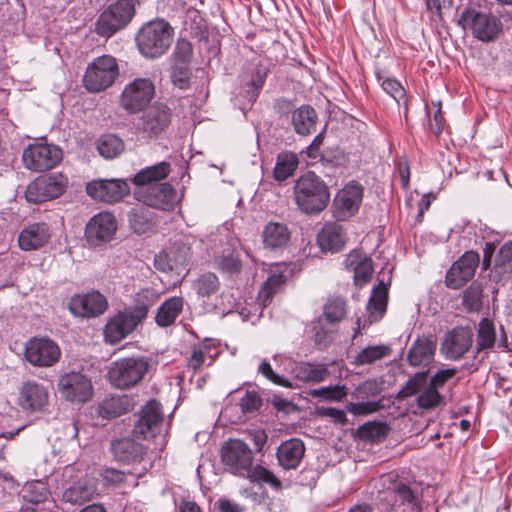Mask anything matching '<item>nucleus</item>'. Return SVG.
Here are the masks:
<instances>
[{
	"instance_id": "nucleus-1",
	"label": "nucleus",
	"mask_w": 512,
	"mask_h": 512,
	"mask_svg": "<svg viewBox=\"0 0 512 512\" xmlns=\"http://www.w3.org/2000/svg\"><path fill=\"white\" fill-rule=\"evenodd\" d=\"M155 367L156 362L150 356L136 355L122 358L110 364L107 380L114 388L128 390L142 382Z\"/></svg>"
},
{
	"instance_id": "nucleus-2",
	"label": "nucleus",
	"mask_w": 512,
	"mask_h": 512,
	"mask_svg": "<svg viewBox=\"0 0 512 512\" xmlns=\"http://www.w3.org/2000/svg\"><path fill=\"white\" fill-rule=\"evenodd\" d=\"M294 199L306 214L318 213L326 208L330 193L324 181L314 172L300 176L294 185Z\"/></svg>"
},
{
	"instance_id": "nucleus-3",
	"label": "nucleus",
	"mask_w": 512,
	"mask_h": 512,
	"mask_svg": "<svg viewBox=\"0 0 512 512\" xmlns=\"http://www.w3.org/2000/svg\"><path fill=\"white\" fill-rule=\"evenodd\" d=\"M174 29L164 19H155L144 24L136 36V44L145 58L164 55L173 42Z\"/></svg>"
},
{
	"instance_id": "nucleus-4",
	"label": "nucleus",
	"mask_w": 512,
	"mask_h": 512,
	"mask_svg": "<svg viewBox=\"0 0 512 512\" xmlns=\"http://www.w3.org/2000/svg\"><path fill=\"white\" fill-rule=\"evenodd\" d=\"M93 375V364L87 370L66 373L58 380V390L70 402L85 403L93 396Z\"/></svg>"
},
{
	"instance_id": "nucleus-5",
	"label": "nucleus",
	"mask_w": 512,
	"mask_h": 512,
	"mask_svg": "<svg viewBox=\"0 0 512 512\" xmlns=\"http://www.w3.org/2000/svg\"><path fill=\"white\" fill-rule=\"evenodd\" d=\"M463 29H469L473 36L483 42H492L502 31V22L495 15L475 9H466L458 19Z\"/></svg>"
},
{
	"instance_id": "nucleus-6",
	"label": "nucleus",
	"mask_w": 512,
	"mask_h": 512,
	"mask_svg": "<svg viewBox=\"0 0 512 512\" xmlns=\"http://www.w3.org/2000/svg\"><path fill=\"white\" fill-rule=\"evenodd\" d=\"M63 157L62 150L43 141H35L29 144L23 151L22 161L24 166L34 172H43L55 167Z\"/></svg>"
},
{
	"instance_id": "nucleus-7",
	"label": "nucleus",
	"mask_w": 512,
	"mask_h": 512,
	"mask_svg": "<svg viewBox=\"0 0 512 512\" xmlns=\"http://www.w3.org/2000/svg\"><path fill=\"white\" fill-rule=\"evenodd\" d=\"M134 13V5L130 0L111 4L98 18V36L111 37L131 21Z\"/></svg>"
},
{
	"instance_id": "nucleus-8",
	"label": "nucleus",
	"mask_w": 512,
	"mask_h": 512,
	"mask_svg": "<svg viewBox=\"0 0 512 512\" xmlns=\"http://www.w3.org/2000/svg\"><path fill=\"white\" fill-rule=\"evenodd\" d=\"M67 184V177L61 173L40 176L27 186L25 197L28 202L42 203L61 196Z\"/></svg>"
},
{
	"instance_id": "nucleus-9",
	"label": "nucleus",
	"mask_w": 512,
	"mask_h": 512,
	"mask_svg": "<svg viewBox=\"0 0 512 512\" xmlns=\"http://www.w3.org/2000/svg\"><path fill=\"white\" fill-rule=\"evenodd\" d=\"M155 86L149 78H136L126 84L121 96L120 104L129 113L142 111L154 98Z\"/></svg>"
},
{
	"instance_id": "nucleus-10",
	"label": "nucleus",
	"mask_w": 512,
	"mask_h": 512,
	"mask_svg": "<svg viewBox=\"0 0 512 512\" xmlns=\"http://www.w3.org/2000/svg\"><path fill=\"white\" fill-rule=\"evenodd\" d=\"M428 372H419L409 379L406 385L400 390L401 397H409L419 393L417 404L422 409H433L443 403V397L437 389L430 384L426 385Z\"/></svg>"
},
{
	"instance_id": "nucleus-11",
	"label": "nucleus",
	"mask_w": 512,
	"mask_h": 512,
	"mask_svg": "<svg viewBox=\"0 0 512 512\" xmlns=\"http://www.w3.org/2000/svg\"><path fill=\"white\" fill-rule=\"evenodd\" d=\"M221 458L232 473L239 475L248 473L253 462L251 449L238 439H231L222 446Z\"/></svg>"
},
{
	"instance_id": "nucleus-12",
	"label": "nucleus",
	"mask_w": 512,
	"mask_h": 512,
	"mask_svg": "<svg viewBox=\"0 0 512 512\" xmlns=\"http://www.w3.org/2000/svg\"><path fill=\"white\" fill-rule=\"evenodd\" d=\"M135 195L145 205L164 211L174 209L177 203V192L168 183L138 188Z\"/></svg>"
},
{
	"instance_id": "nucleus-13",
	"label": "nucleus",
	"mask_w": 512,
	"mask_h": 512,
	"mask_svg": "<svg viewBox=\"0 0 512 512\" xmlns=\"http://www.w3.org/2000/svg\"><path fill=\"white\" fill-rule=\"evenodd\" d=\"M25 358L34 366L49 367L59 360L60 349L48 338H33L26 343Z\"/></svg>"
},
{
	"instance_id": "nucleus-14",
	"label": "nucleus",
	"mask_w": 512,
	"mask_h": 512,
	"mask_svg": "<svg viewBox=\"0 0 512 512\" xmlns=\"http://www.w3.org/2000/svg\"><path fill=\"white\" fill-rule=\"evenodd\" d=\"M162 422L163 412L160 403L150 400L140 410L133 434L135 437L143 439L153 438L160 432Z\"/></svg>"
},
{
	"instance_id": "nucleus-15",
	"label": "nucleus",
	"mask_w": 512,
	"mask_h": 512,
	"mask_svg": "<svg viewBox=\"0 0 512 512\" xmlns=\"http://www.w3.org/2000/svg\"><path fill=\"white\" fill-rule=\"evenodd\" d=\"M473 337L474 334L471 328L455 327L446 333L440 350L447 359L458 360L471 348Z\"/></svg>"
},
{
	"instance_id": "nucleus-16",
	"label": "nucleus",
	"mask_w": 512,
	"mask_h": 512,
	"mask_svg": "<svg viewBox=\"0 0 512 512\" xmlns=\"http://www.w3.org/2000/svg\"><path fill=\"white\" fill-rule=\"evenodd\" d=\"M479 264V255L474 251L465 252L446 273L445 282L451 289H459L471 280Z\"/></svg>"
},
{
	"instance_id": "nucleus-17",
	"label": "nucleus",
	"mask_w": 512,
	"mask_h": 512,
	"mask_svg": "<svg viewBox=\"0 0 512 512\" xmlns=\"http://www.w3.org/2000/svg\"><path fill=\"white\" fill-rule=\"evenodd\" d=\"M170 121L169 107L162 103H155L143 112L137 125L149 136H156L168 127Z\"/></svg>"
},
{
	"instance_id": "nucleus-18",
	"label": "nucleus",
	"mask_w": 512,
	"mask_h": 512,
	"mask_svg": "<svg viewBox=\"0 0 512 512\" xmlns=\"http://www.w3.org/2000/svg\"><path fill=\"white\" fill-rule=\"evenodd\" d=\"M363 197V188L356 182L347 184L341 189L335 199L334 206L339 218L352 216L359 208Z\"/></svg>"
},
{
	"instance_id": "nucleus-19",
	"label": "nucleus",
	"mask_w": 512,
	"mask_h": 512,
	"mask_svg": "<svg viewBox=\"0 0 512 512\" xmlns=\"http://www.w3.org/2000/svg\"><path fill=\"white\" fill-rule=\"evenodd\" d=\"M141 322L131 312H123L113 317L104 328V340L116 344L133 332Z\"/></svg>"
},
{
	"instance_id": "nucleus-20",
	"label": "nucleus",
	"mask_w": 512,
	"mask_h": 512,
	"mask_svg": "<svg viewBox=\"0 0 512 512\" xmlns=\"http://www.w3.org/2000/svg\"><path fill=\"white\" fill-rule=\"evenodd\" d=\"M344 267L353 272L354 283L358 287L364 286L371 278L372 260L359 250L351 251L345 258Z\"/></svg>"
},
{
	"instance_id": "nucleus-21",
	"label": "nucleus",
	"mask_w": 512,
	"mask_h": 512,
	"mask_svg": "<svg viewBox=\"0 0 512 512\" xmlns=\"http://www.w3.org/2000/svg\"><path fill=\"white\" fill-rule=\"evenodd\" d=\"M49 393L47 389L36 382H26L19 392L18 403L27 411H39L48 403Z\"/></svg>"
},
{
	"instance_id": "nucleus-22",
	"label": "nucleus",
	"mask_w": 512,
	"mask_h": 512,
	"mask_svg": "<svg viewBox=\"0 0 512 512\" xmlns=\"http://www.w3.org/2000/svg\"><path fill=\"white\" fill-rule=\"evenodd\" d=\"M305 454L304 443L297 438L284 441L277 449V459L281 467L286 470L296 469Z\"/></svg>"
},
{
	"instance_id": "nucleus-23",
	"label": "nucleus",
	"mask_w": 512,
	"mask_h": 512,
	"mask_svg": "<svg viewBox=\"0 0 512 512\" xmlns=\"http://www.w3.org/2000/svg\"><path fill=\"white\" fill-rule=\"evenodd\" d=\"M50 238V229L45 223H34L24 228L19 237L18 243L22 250H36L44 246Z\"/></svg>"
},
{
	"instance_id": "nucleus-24",
	"label": "nucleus",
	"mask_w": 512,
	"mask_h": 512,
	"mask_svg": "<svg viewBox=\"0 0 512 512\" xmlns=\"http://www.w3.org/2000/svg\"><path fill=\"white\" fill-rule=\"evenodd\" d=\"M317 242L323 251L338 252L346 243L343 228L338 223H327L318 233Z\"/></svg>"
},
{
	"instance_id": "nucleus-25",
	"label": "nucleus",
	"mask_w": 512,
	"mask_h": 512,
	"mask_svg": "<svg viewBox=\"0 0 512 512\" xmlns=\"http://www.w3.org/2000/svg\"><path fill=\"white\" fill-rule=\"evenodd\" d=\"M170 171V163L162 161L138 171L132 178V182L138 186V188L160 185L161 183L159 182L166 179Z\"/></svg>"
},
{
	"instance_id": "nucleus-26",
	"label": "nucleus",
	"mask_w": 512,
	"mask_h": 512,
	"mask_svg": "<svg viewBox=\"0 0 512 512\" xmlns=\"http://www.w3.org/2000/svg\"><path fill=\"white\" fill-rule=\"evenodd\" d=\"M112 450L116 459L124 463L138 462L145 453V448L142 444L128 438L114 441Z\"/></svg>"
},
{
	"instance_id": "nucleus-27",
	"label": "nucleus",
	"mask_w": 512,
	"mask_h": 512,
	"mask_svg": "<svg viewBox=\"0 0 512 512\" xmlns=\"http://www.w3.org/2000/svg\"><path fill=\"white\" fill-rule=\"evenodd\" d=\"M129 193L128 184L121 179H98V200L114 203Z\"/></svg>"
},
{
	"instance_id": "nucleus-28",
	"label": "nucleus",
	"mask_w": 512,
	"mask_h": 512,
	"mask_svg": "<svg viewBox=\"0 0 512 512\" xmlns=\"http://www.w3.org/2000/svg\"><path fill=\"white\" fill-rule=\"evenodd\" d=\"M119 77V66L111 55L98 56V92L111 87Z\"/></svg>"
},
{
	"instance_id": "nucleus-29",
	"label": "nucleus",
	"mask_w": 512,
	"mask_h": 512,
	"mask_svg": "<svg viewBox=\"0 0 512 512\" xmlns=\"http://www.w3.org/2000/svg\"><path fill=\"white\" fill-rule=\"evenodd\" d=\"M293 375L296 379L305 383H319L329 376L328 368L325 364H314L301 362L294 366Z\"/></svg>"
},
{
	"instance_id": "nucleus-30",
	"label": "nucleus",
	"mask_w": 512,
	"mask_h": 512,
	"mask_svg": "<svg viewBox=\"0 0 512 512\" xmlns=\"http://www.w3.org/2000/svg\"><path fill=\"white\" fill-rule=\"evenodd\" d=\"M435 348L433 340L418 339L408 352V362L415 367L428 365L434 357Z\"/></svg>"
},
{
	"instance_id": "nucleus-31",
	"label": "nucleus",
	"mask_w": 512,
	"mask_h": 512,
	"mask_svg": "<svg viewBox=\"0 0 512 512\" xmlns=\"http://www.w3.org/2000/svg\"><path fill=\"white\" fill-rule=\"evenodd\" d=\"M133 409L132 399L127 395L112 396L103 400L98 414L106 419L119 417Z\"/></svg>"
},
{
	"instance_id": "nucleus-32",
	"label": "nucleus",
	"mask_w": 512,
	"mask_h": 512,
	"mask_svg": "<svg viewBox=\"0 0 512 512\" xmlns=\"http://www.w3.org/2000/svg\"><path fill=\"white\" fill-rule=\"evenodd\" d=\"M195 243L196 239L192 236H184L172 243L168 251L174 267L179 269L188 265L192 257V246Z\"/></svg>"
},
{
	"instance_id": "nucleus-33",
	"label": "nucleus",
	"mask_w": 512,
	"mask_h": 512,
	"mask_svg": "<svg viewBox=\"0 0 512 512\" xmlns=\"http://www.w3.org/2000/svg\"><path fill=\"white\" fill-rule=\"evenodd\" d=\"M184 299L174 296L167 299L157 311L155 321L160 327L172 325L183 310Z\"/></svg>"
},
{
	"instance_id": "nucleus-34",
	"label": "nucleus",
	"mask_w": 512,
	"mask_h": 512,
	"mask_svg": "<svg viewBox=\"0 0 512 512\" xmlns=\"http://www.w3.org/2000/svg\"><path fill=\"white\" fill-rule=\"evenodd\" d=\"M317 120L316 111L308 105H303L292 114V124L296 133L308 135L315 131Z\"/></svg>"
},
{
	"instance_id": "nucleus-35",
	"label": "nucleus",
	"mask_w": 512,
	"mask_h": 512,
	"mask_svg": "<svg viewBox=\"0 0 512 512\" xmlns=\"http://www.w3.org/2000/svg\"><path fill=\"white\" fill-rule=\"evenodd\" d=\"M263 243L270 248L285 246L290 239V232L287 226L279 222L268 223L262 233Z\"/></svg>"
},
{
	"instance_id": "nucleus-36",
	"label": "nucleus",
	"mask_w": 512,
	"mask_h": 512,
	"mask_svg": "<svg viewBox=\"0 0 512 512\" xmlns=\"http://www.w3.org/2000/svg\"><path fill=\"white\" fill-rule=\"evenodd\" d=\"M388 300L387 286L381 281L373 288L367 310L370 322L379 320L386 311Z\"/></svg>"
},
{
	"instance_id": "nucleus-37",
	"label": "nucleus",
	"mask_w": 512,
	"mask_h": 512,
	"mask_svg": "<svg viewBox=\"0 0 512 512\" xmlns=\"http://www.w3.org/2000/svg\"><path fill=\"white\" fill-rule=\"evenodd\" d=\"M299 165L297 154L282 152L278 154L273 175L277 181H284L294 174Z\"/></svg>"
},
{
	"instance_id": "nucleus-38",
	"label": "nucleus",
	"mask_w": 512,
	"mask_h": 512,
	"mask_svg": "<svg viewBox=\"0 0 512 512\" xmlns=\"http://www.w3.org/2000/svg\"><path fill=\"white\" fill-rule=\"evenodd\" d=\"M69 309L75 316L84 318L94 317L96 313V294L89 293L72 297Z\"/></svg>"
},
{
	"instance_id": "nucleus-39",
	"label": "nucleus",
	"mask_w": 512,
	"mask_h": 512,
	"mask_svg": "<svg viewBox=\"0 0 512 512\" xmlns=\"http://www.w3.org/2000/svg\"><path fill=\"white\" fill-rule=\"evenodd\" d=\"M496 341V331L494 323L483 318L480 320L477 329V341H476V352L479 354L484 350H488L494 347Z\"/></svg>"
},
{
	"instance_id": "nucleus-40",
	"label": "nucleus",
	"mask_w": 512,
	"mask_h": 512,
	"mask_svg": "<svg viewBox=\"0 0 512 512\" xmlns=\"http://www.w3.org/2000/svg\"><path fill=\"white\" fill-rule=\"evenodd\" d=\"M157 299L158 294L155 290L150 288L142 289L136 295V304L131 313L137 320L142 322L146 318L149 308L156 303Z\"/></svg>"
},
{
	"instance_id": "nucleus-41",
	"label": "nucleus",
	"mask_w": 512,
	"mask_h": 512,
	"mask_svg": "<svg viewBox=\"0 0 512 512\" xmlns=\"http://www.w3.org/2000/svg\"><path fill=\"white\" fill-rule=\"evenodd\" d=\"M123 150V141L114 134H105L98 141V153L106 159L119 156Z\"/></svg>"
},
{
	"instance_id": "nucleus-42",
	"label": "nucleus",
	"mask_w": 512,
	"mask_h": 512,
	"mask_svg": "<svg viewBox=\"0 0 512 512\" xmlns=\"http://www.w3.org/2000/svg\"><path fill=\"white\" fill-rule=\"evenodd\" d=\"M392 350L388 345L380 344L363 348L355 357L357 365L372 364L378 360L388 357Z\"/></svg>"
},
{
	"instance_id": "nucleus-43",
	"label": "nucleus",
	"mask_w": 512,
	"mask_h": 512,
	"mask_svg": "<svg viewBox=\"0 0 512 512\" xmlns=\"http://www.w3.org/2000/svg\"><path fill=\"white\" fill-rule=\"evenodd\" d=\"M213 350H215V348L210 344H202L195 347L191 356L188 358V367L196 371L205 364L211 365L217 355V352L212 353Z\"/></svg>"
},
{
	"instance_id": "nucleus-44",
	"label": "nucleus",
	"mask_w": 512,
	"mask_h": 512,
	"mask_svg": "<svg viewBox=\"0 0 512 512\" xmlns=\"http://www.w3.org/2000/svg\"><path fill=\"white\" fill-rule=\"evenodd\" d=\"M117 227V220L112 213H98V241H110L115 234Z\"/></svg>"
},
{
	"instance_id": "nucleus-45",
	"label": "nucleus",
	"mask_w": 512,
	"mask_h": 512,
	"mask_svg": "<svg viewBox=\"0 0 512 512\" xmlns=\"http://www.w3.org/2000/svg\"><path fill=\"white\" fill-rule=\"evenodd\" d=\"M220 287L218 277L211 272L202 274L194 282V289L201 297H209L215 294Z\"/></svg>"
},
{
	"instance_id": "nucleus-46",
	"label": "nucleus",
	"mask_w": 512,
	"mask_h": 512,
	"mask_svg": "<svg viewBox=\"0 0 512 512\" xmlns=\"http://www.w3.org/2000/svg\"><path fill=\"white\" fill-rule=\"evenodd\" d=\"M283 282L284 276L281 273L271 274L264 282L258 293L259 304L265 307L268 303H270L273 295L277 292L278 288Z\"/></svg>"
},
{
	"instance_id": "nucleus-47",
	"label": "nucleus",
	"mask_w": 512,
	"mask_h": 512,
	"mask_svg": "<svg viewBox=\"0 0 512 512\" xmlns=\"http://www.w3.org/2000/svg\"><path fill=\"white\" fill-rule=\"evenodd\" d=\"M462 303L467 311L478 312L482 307V287L479 284L472 283L463 292Z\"/></svg>"
},
{
	"instance_id": "nucleus-48",
	"label": "nucleus",
	"mask_w": 512,
	"mask_h": 512,
	"mask_svg": "<svg viewBox=\"0 0 512 512\" xmlns=\"http://www.w3.org/2000/svg\"><path fill=\"white\" fill-rule=\"evenodd\" d=\"M23 498L30 503L38 504L46 500L48 491L44 483L35 481L27 483L23 488Z\"/></svg>"
},
{
	"instance_id": "nucleus-49",
	"label": "nucleus",
	"mask_w": 512,
	"mask_h": 512,
	"mask_svg": "<svg viewBox=\"0 0 512 512\" xmlns=\"http://www.w3.org/2000/svg\"><path fill=\"white\" fill-rule=\"evenodd\" d=\"M388 426L380 422H370L360 426L359 433L362 438L378 441L388 434Z\"/></svg>"
},
{
	"instance_id": "nucleus-50",
	"label": "nucleus",
	"mask_w": 512,
	"mask_h": 512,
	"mask_svg": "<svg viewBox=\"0 0 512 512\" xmlns=\"http://www.w3.org/2000/svg\"><path fill=\"white\" fill-rule=\"evenodd\" d=\"M310 395L329 401H341L347 395V388L344 385L321 387L312 390Z\"/></svg>"
},
{
	"instance_id": "nucleus-51",
	"label": "nucleus",
	"mask_w": 512,
	"mask_h": 512,
	"mask_svg": "<svg viewBox=\"0 0 512 512\" xmlns=\"http://www.w3.org/2000/svg\"><path fill=\"white\" fill-rule=\"evenodd\" d=\"M399 483L400 480L394 473L382 475L378 481V493L383 495L381 499L390 501Z\"/></svg>"
},
{
	"instance_id": "nucleus-52",
	"label": "nucleus",
	"mask_w": 512,
	"mask_h": 512,
	"mask_svg": "<svg viewBox=\"0 0 512 512\" xmlns=\"http://www.w3.org/2000/svg\"><path fill=\"white\" fill-rule=\"evenodd\" d=\"M346 314L344 300L337 298L328 302L325 306L324 316L329 323L341 321Z\"/></svg>"
},
{
	"instance_id": "nucleus-53",
	"label": "nucleus",
	"mask_w": 512,
	"mask_h": 512,
	"mask_svg": "<svg viewBox=\"0 0 512 512\" xmlns=\"http://www.w3.org/2000/svg\"><path fill=\"white\" fill-rule=\"evenodd\" d=\"M92 494L93 490L85 486L77 485L68 489L64 497L70 503L83 504L91 499Z\"/></svg>"
},
{
	"instance_id": "nucleus-54",
	"label": "nucleus",
	"mask_w": 512,
	"mask_h": 512,
	"mask_svg": "<svg viewBox=\"0 0 512 512\" xmlns=\"http://www.w3.org/2000/svg\"><path fill=\"white\" fill-rule=\"evenodd\" d=\"M383 90L397 103L403 101L406 104V94L403 86L394 78H387L381 82Z\"/></svg>"
},
{
	"instance_id": "nucleus-55",
	"label": "nucleus",
	"mask_w": 512,
	"mask_h": 512,
	"mask_svg": "<svg viewBox=\"0 0 512 512\" xmlns=\"http://www.w3.org/2000/svg\"><path fill=\"white\" fill-rule=\"evenodd\" d=\"M249 477L252 481L268 483L273 487H280L281 485L276 476L262 466H256L249 474Z\"/></svg>"
},
{
	"instance_id": "nucleus-56",
	"label": "nucleus",
	"mask_w": 512,
	"mask_h": 512,
	"mask_svg": "<svg viewBox=\"0 0 512 512\" xmlns=\"http://www.w3.org/2000/svg\"><path fill=\"white\" fill-rule=\"evenodd\" d=\"M174 60L178 63H188L192 57V45L186 39H178L173 51Z\"/></svg>"
},
{
	"instance_id": "nucleus-57",
	"label": "nucleus",
	"mask_w": 512,
	"mask_h": 512,
	"mask_svg": "<svg viewBox=\"0 0 512 512\" xmlns=\"http://www.w3.org/2000/svg\"><path fill=\"white\" fill-rule=\"evenodd\" d=\"M218 265L223 272L229 275L238 274L242 267L240 259L233 254L222 256L218 261Z\"/></svg>"
},
{
	"instance_id": "nucleus-58",
	"label": "nucleus",
	"mask_w": 512,
	"mask_h": 512,
	"mask_svg": "<svg viewBox=\"0 0 512 512\" xmlns=\"http://www.w3.org/2000/svg\"><path fill=\"white\" fill-rule=\"evenodd\" d=\"M258 371H259V372H260V373H261L265 378H267L268 380H270L271 382H273V383H274V384H276V385H280V386H283V387H289V388H292V387H293L292 383H291L289 380H287V379H285V378L281 377L280 375L276 374V373L273 371V369H272V367H271L270 363H269V362H267V361H263V362L260 364V366H259V368H258Z\"/></svg>"
},
{
	"instance_id": "nucleus-59",
	"label": "nucleus",
	"mask_w": 512,
	"mask_h": 512,
	"mask_svg": "<svg viewBox=\"0 0 512 512\" xmlns=\"http://www.w3.org/2000/svg\"><path fill=\"white\" fill-rule=\"evenodd\" d=\"M390 500H393L394 505H396L398 503L399 504H405V503L413 504V503H415V495L413 494V492L409 486H407L405 483L400 481V483L398 484V486Z\"/></svg>"
},
{
	"instance_id": "nucleus-60",
	"label": "nucleus",
	"mask_w": 512,
	"mask_h": 512,
	"mask_svg": "<svg viewBox=\"0 0 512 512\" xmlns=\"http://www.w3.org/2000/svg\"><path fill=\"white\" fill-rule=\"evenodd\" d=\"M380 408L381 405L376 401L350 403L347 406L348 411L354 415H368L378 411Z\"/></svg>"
},
{
	"instance_id": "nucleus-61",
	"label": "nucleus",
	"mask_w": 512,
	"mask_h": 512,
	"mask_svg": "<svg viewBox=\"0 0 512 512\" xmlns=\"http://www.w3.org/2000/svg\"><path fill=\"white\" fill-rule=\"evenodd\" d=\"M262 404L261 398L254 391H248L240 400V406L243 412L256 411Z\"/></svg>"
},
{
	"instance_id": "nucleus-62",
	"label": "nucleus",
	"mask_w": 512,
	"mask_h": 512,
	"mask_svg": "<svg viewBox=\"0 0 512 512\" xmlns=\"http://www.w3.org/2000/svg\"><path fill=\"white\" fill-rule=\"evenodd\" d=\"M155 267L163 272L176 270L177 268L174 267V264L172 263V259L169 256V251H163L155 256L154 259Z\"/></svg>"
},
{
	"instance_id": "nucleus-63",
	"label": "nucleus",
	"mask_w": 512,
	"mask_h": 512,
	"mask_svg": "<svg viewBox=\"0 0 512 512\" xmlns=\"http://www.w3.org/2000/svg\"><path fill=\"white\" fill-rule=\"evenodd\" d=\"M456 374V369H443L439 370L430 380V385L435 387L443 386L450 378Z\"/></svg>"
},
{
	"instance_id": "nucleus-64",
	"label": "nucleus",
	"mask_w": 512,
	"mask_h": 512,
	"mask_svg": "<svg viewBox=\"0 0 512 512\" xmlns=\"http://www.w3.org/2000/svg\"><path fill=\"white\" fill-rule=\"evenodd\" d=\"M320 416L329 417L336 423L344 424L347 421L344 411L336 408L320 407L317 409Z\"/></svg>"
}]
</instances>
